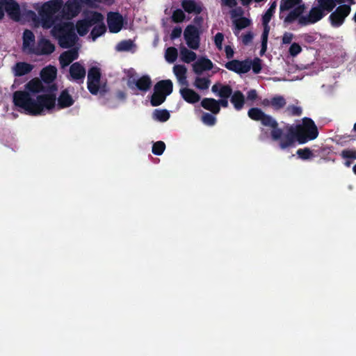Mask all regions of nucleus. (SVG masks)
<instances>
[{"label": "nucleus", "instance_id": "bf43d9fd", "mask_svg": "<svg viewBox=\"0 0 356 356\" xmlns=\"http://www.w3.org/2000/svg\"><path fill=\"white\" fill-rule=\"evenodd\" d=\"M275 11L271 9H268L262 16V21L270 22L272 17L273 16Z\"/></svg>", "mask_w": 356, "mask_h": 356}, {"label": "nucleus", "instance_id": "a19ab883", "mask_svg": "<svg viewBox=\"0 0 356 356\" xmlns=\"http://www.w3.org/2000/svg\"><path fill=\"white\" fill-rule=\"evenodd\" d=\"M234 24L235 26V29L236 31H240L249 26L251 24V21L247 17H241L237 19H235L234 21Z\"/></svg>", "mask_w": 356, "mask_h": 356}, {"label": "nucleus", "instance_id": "6e6552de", "mask_svg": "<svg viewBox=\"0 0 356 356\" xmlns=\"http://www.w3.org/2000/svg\"><path fill=\"white\" fill-rule=\"evenodd\" d=\"M350 10L351 8L349 5L343 4L339 6L329 17L331 25L335 28L341 26L343 24L345 19L349 15Z\"/></svg>", "mask_w": 356, "mask_h": 356}, {"label": "nucleus", "instance_id": "7c9ffc66", "mask_svg": "<svg viewBox=\"0 0 356 356\" xmlns=\"http://www.w3.org/2000/svg\"><path fill=\"white\" fill-rule=\"evenodd\" d=\"M173 72L178 81L183 85H188L186 80V67L182 65H176L173 67Z\"/></svg>", "mask_w": 356, "mask_h": 356}, {"label": "nucleus", "instance_id": "0e129e2a", "mask_svg": "<svg viewBox=\"0 0 356 356\" xmlns=\"http://www.w3.org/2000/svg\"><path fill=\"white\" fill-rule=\"evenodd\" d=\"M302 38L304 41L309 44L313 43L316 40L315 37L310 34H305Z\"/></svg>", "mask_w": 356, "mask_h": 356}, {"label": "nucleus", "instance_id": "c756f323", "mask_svg": "<svg viewBox=\"0 0 356 356\" xmlns=\"http://www.w3.org/2000/svg\"><path fill=\"white\" fill-rule=\"evenodd\" d=\"M80 8H79V6L76 5L75 1L74 0L72 1H68L66 2L65 5L64 6L62 14L63 16L65 14L68 15H71L72 17L75 16L80 12Z\"/></svg>", "mask_w": 356, "mask_h": 356}, {"label": "nucleus", "instance_id": "680f3d73", "mask_svg": "<svg viewBox=\"0 0 356 356\" xmlns=\"http://www.w3.org/2000/svg\"><path fill=\"white\" fill-rule=\"evenodd\" d=\"M80 10L81 9L82 6L87 5L91 6L92 4V0H74Z\"/></svg>", "mask_w": 356, "mask_h": 356}, {"label": "nucleus", "instance_id": "6e6d98bb", "mask_svg": "<svg viewBox=\"0 0 356 356\" xmlns=\"http://www.w3.org/2000/svg\"><path fill=\"white\" fill-rule=\"evenodd\" d=\"M254 38V35L252 32L249 31L246 34L242 35V42L245 45L250 44Z\"/></svg>", "mask_w": 356, "mask_h": 356}, {"label": "nucleus", "instance_id": "6ab92c4d", "mask_svg": "<svg viewBox=\"0 0 356 356\" xmlns=\"http://www.w3.org/2000/svg\"><path fill=\"white\" fill-rule=\"evenodd\" d=\"M181 6L184 10L188 13L199 15L202 12L201 3H197L194 0H182Z\"/></svg>", "mask_w": 356, "mask_h": 356}, {"label": "nucleus", "instance_id": "5fc2aeb1", "mask_svg": "<svg viewBox=\"0 0 356 356\" xmlns=\"http://www.w3.org/2000/svg\"><path fill=\"white\" fill-rule=\"evenodd\" d=\"M224 40V35L222 33H217L214 37V43L216 47L221 50L222 48V42Z\"/></svg>", "mask_w": 356, "mask_h": 356}, {"label": "nucleus", "instance_id": "052dcab7", "mask_svg": "<svg viewBox=\"0 0 356 356\" xmlns=\"http://www.w3.org/2000/svg\"><path fill=\"white\" fill-rule=\"evenodd\" d=\"M293 35L291 33L286 32L282 36V44H290L292 41Z\"/></svg>", "mask_w": 356, "mask_h": 356}, {"label": "nucleus", "instance_id": "ea45409f", "mask_svg": "<svg viewBox=\"0 0 356 356\" xmlns=\"http://www.w3.org/2000/svg\"><path fill=\"white\" fill-rule=\"evenodd\" d=\"M318 8H321L322 10L331 12L334 7L336 6V1L335 0H317Z\"/></svg>", "mask_w": 356, "mask_h": 356}, {"label": "nucleus", "instance_id": "4468645a", "mask_svg": "<svg viewBox=\"0 0 356 356\" xmlns=\"http://www.w3.org/2000/svg\"><path fill=\"white\" fill-rule=\"evenodd\" d=\"M4 3V12L7 13L10 19L15 22H19L22 17L19 3L15 0H6Z\"/></svg>", "mask_w": 356, "mask_h": 356}, {"label": "nucleus", "instance_id": "7ed1b4c3", "mask_svg": "<svg viewBox=\"0 0 356 356\" xmlns=\"http://www.w3.org/2000/svg\"><path fill=\"white\" fill-rule=\"evenodd\" d=\"M51 34L63 49L72 47L78 40L75 26L72 22H59L51 28Z\"/></svg>", "mask_w": 356, "mask_h": 356}, {"label": "nucleus", "instance_id": "aec40b11", "mask_svg": "<svg viewBox=\"0 0 356 356\" xmlns=\"http://www.w3.org/2000/svg\"><path fill=\"white\" fill-rule=\"evenodd\" d=\"M213 66V63L210 59L201 58L193 65V69L195 74H200L204 71L211 70Z\"/></svg>", "mask_w": 356, "mask_h": 356}, {"label": "nucleus", "instance_id": "5701e85b", "mask_svg": "<svg viewBox=\"0 0 356 356\" xmlns=\"http://www.w3.org/2000/svg\"><path fill=\"white\" fill-rule=\"evenodd\" d=\"M33 69V65L26 62H17L13 67L15 76H22L29 74Z\"/></svg>", "mask_w": 356, "mask_h": 356}, {"label": "nucleus", "instance_id": "b1692460", "mask_svg": "<svg viewBox=\"0 0 356 356\" xmlns=\"http://www.w3.org/2000/svg\"><path fill=\"white\" fill-rule=\"evenodd\" d=\"M298 6H302V0H281L280 5V18L284 17L285 11L293 10Z\"/></svg>", "mask_w": 356, "mask_h": 356}, {"label": "nucleus", "instance_id": "de8ad7c7", "mask_svg": "<svg viewBox=\"0 0 356 356\" xmlns=\"http://www.w3.org/2000/svg\"><path fill=\"white\" fill-rule=\"evenodd\" d=\"M165 149V144L163 141H157L153 144L152 152L154 154L160 156Z\"/></svg>", "mask_w": 356, "mask_h": 356}, {"label": "nucleus", "instance_id": "a878e982", "mask_svg": "<svg viewBox=\"0 0 356 356\" xmlns=\"http://www.w3.org/2000/svg\"><path fill=\"white\" fill-rule=\"evenodd\" d=\"M159 92L166 96L170 95L173 90V83L171 80H161L158 81L154 87Z\"/></svg>", "mask_w": 356, "mask_h": 356}, {"label": "nucleus", "instance_id": "3c124183", "mask_svg": "<svg viewBox=\"0 0 356 356\" xmlns=\"http://www.w3.org/2000/svg\"><path fill=\"white\" fill-rule=\"evenodd\" d=\"M301 51H302V47L300 46L299 44H298L296 42L292 43L289 49V54L293 57L296 56Z\"/></svg>", "mask_w": 356, "mask_h": 356}, {"label": "nucleus", "instance_id": "412c9836", "mask_svg": "<svg viewBox=\"0 0 356 356\" xmlns=\"http://www.w3.org/2000/svg\"><path fill=\"white\" fill-rule=\"evenodd\" d=\"M74 103L71 95H70L67 89L62 90L58 97V108L59 109L68 108Z\"/></svg>", "mask_w": 356, "mask_h": 356}, {"label": "nucleus", "instance_id": "603ef678", "mask_svg": "<svg viewBox=\"0 0 356 356\" xmlns=\"http://www.w3.org/2000/svg\"><path fill=\"white\" fill-rule=\"evenodd\" d=\"M287 111L291 115L300 116L302 115V110L300 107L294 105H290L287 107Z\"/></svg>", "mask_w": 356, "mask_h": 356}, {"label": "nucleus", "instance_id": "2eb2a0df", "mask_svg": "<svg viewBox=\"0 0 356 356\" xmlns=\"http://www.w3.org/2000/svg\"><path fill=\"white\" fill-rule=\"evenodd\" d=\"M324 12L318 6L313 7L308 15L300 19V25L306 26L309 24H314L321 20L325 16Z\"/></svg>", "mask_w": 356, "mask_h": 356}, {"label": "nucleus", "instance_id": "13d9d810", "mask_svg": "<svg viewBox=\"0 0 356 356\" xmlns=\"http://www.w3.org/2000/svg\"><path fill=\"white\" fill-rule=\"evenodd\" d=\"M258 98L257 92L254 89H251L247 92V99L255 101Z\"/></svg>", "mask_w": 356, "mask_h": 356}, {"label": "nucleus", "instance_id": "bb28decb", "mask_svg": "<svg viewBox=\"0 0 356 356\" xmlns=\"http://www.w3.org/2000/svg\"><path fill=\"white\" fill-rule=\"evenodd\" d=\"M230 102L236 111H241L245 103V96L241 91L236 90L232 93Z\"/></svg>", "mask_w": 356, "mask_h": 356}, {"label": "nucleus", "instance_id": "a211bd4d", "mask_svg": "<svg viewBox=\"0 0 356 356\" xmlns=\"http://www.w3.org/2000/svg\"><path fill=\"white\" fill-rule=\"evenodd\" d=\"M79 57L78 50L75 48L63 52L59 56V62L62 67L68 66Z\"/></svg>", "mask_w": 356, "mask_h": 356}, {"label": "nucleus", "instance_id": "f8f14e48", "mask_svg": "<svg viewBox=\"0 0 356 356\" xmlns=\"http://www.w3.org/2000/svg\"><path fill=\"white\" fill-rule=\"evenodd\" d=\"M107 24L111 33H117L120 32L124 24L122 15L118 12L108 13Z\"/></svg>", "mask_w": 356, "mask_h": 356}, {"label": "nucleus", "instance_id": "4c0bfd02", "mask_svg": "<svg viewBox=\"0 0 356 356\" xmlns=\"http://www.w3.org/2000/svg\"><path fill=\"white\" fill-rule=\"evenodd\" d=\"M106 31V27L102 21V23H99L95 25L90 32V36L92 40H95L98 37L103 35Z\"/></svg>", "mask_w": 356, "mask_h": 356}, {"label": "nucleus", "instance_id": "37998d69", "mask_svg": "<svg viewBox=\"0 0 356 356\" xmlns=\"http://www.w3.org/2000/svg\"><path fill=\"white\" fill-rule=\"evenodd\" d=\"M177 56L178 52L175 47H170L165 50V58L168 63H174L177 60Z\"/></svg>", "mask_w": 356, "mask_h": 356}, {"label": "nucleus", "instance_id": "423d86ee", "mask_svg": "<svg viewBox=\"0 0 356 356\" xmlns=\"http://www.w3.org/2000/svg\"><path fill=\"white\" fill-rule=\"evenodd\" d=\"M102 72L101 69L97 66H92L89 68L87 75V88L90 94L97 95L99 94L104 96L108 88L106 83L101 84Z\"/></svg>", "mask_w": 356, "mask_h": 356}, {"label": "nucleus", "instance_id": "79ce46f5", "mask_svg": "<svg viewBox=\"0 0 356 356\" xmlns=\"http://www.w3.org/2000/svg\"><path fill=\"white\" fill-rule=\"evenodd\" d=\"M90 28L84 19L79 20L76 22V29L80 36L86 35L88 33Z\"/></svg>", "mask_w": 356, "mask_h": 356}, {"label": "nucleus", "instance_id": "e2e57ef3", "mask_svg": "<svg viewBox=\"0 0 356 356\" xmlns=\"http://www.w3.org/2000/svg\"><path fill=\"white\" fill-rule=\"evenodd\" d=\"M225 51L226 54L227 58L231 59L233 58L234 51V49L229 45L225 46Z\"/></svg>", "mask_w": 356, "mask_h": 356}, {"label": "nucleus", "instance_id": "69168bd1", "mask_svg": "<svg viewBox=\"0 0 356 356\" xmlns=\"http://www.w3.org/2000/svg\"><path fill=\"white\" fill-rule=\"evenodd\" d=\"M115 97L118 99L120 101H124L127 98V94L125 92L122 90H118L115 92Z\"/></svg>", "mask_w": 356, "mask_h": 356}, {"label": "nucleus", "instance_id": "cd10ccee", "mask_svg": "<svg viewBox=\"0 0 356 356\" xmlns=\"http://www.w3.org/2000/svg\"><path fill=\"white\" fill-rule=\"evenodd\" d=\"M88 25L91 27L95 26L104 21V16L101 13L92 11L88 13L83 19Z\"/></svg>", "mask_w": 356, "mask_h": 356}, {"label": "nucleus", "instance_id": "f257e3e1", "mask_svg": "<svg viewBox=\"0 0 356 356\" xmlns=\"http://www.w3.org/2000/svg\"><path fill=\"white\" fill-rule=\"evenodd\" d=\"M13 103L15 106L32 115H41L44 110L50 111L56 106V94L38 95L36 99L31 97L26 90H17L13 93Z\"/></svg>", "mask_w": 356, "mask_h": 356}, {"label": "nucleus", "instance_id": "473e14b6", "mask_svg": "<svg viewBox=\"0 0 356 356\" xmlns=\"http://www.w3.org/2000/svg\"><path fill=\"white\" fill-rule=\"evenodd\" d=\"M271 107L274 111H280L285 107L286 101L282 95H275L270 98Z\"/></svg>", "mask_w": 356, "mask_h": 356}, {"label": "nucleus", "instance_id": "0eeeda50", "mask_svg": "<svg viewBox=\"0 0 356 356\" xmlns=\"http://www.w3.org/2000/svg\"><path fill=\"white\" fill-rule=\"evenodd\" d=\"M24 88L26 91L33 95L39 94L40 92H44V94H55V92L58 90L56 84L44 86L42 81L38 78H33L30 80L26 83Z\"/></svg>", "mask_w": 356, "mask_h": 356}, {"label": "nucleus", "instance_id": "20e7f679", "mask_svg": "<svg viewBox=\"0 0 356 356\" xmlns=\"http://www.w3.org/2000/svg\"><path fill=\"white\" fill-rule=\"evenodd\" d=\"M63 6V0H50L42 4L38 14L42 26L45 29L52 28L62 21L63 15L57 14Z\"/></svg>", "mask_w": 356, "mask_h": 356}, {"label": "nucleus", "instance_id": "774afa93", "mask_svg": "<svg viewBox=\"0 0 356 356\" xmlns=\"http://www.w3.org/2000/svg\"><path fill=\"white\" fill-rule=\"evenodd\" d=\"M6 0H0V20L4 17V5Z\"/></svg>", "mask_w": 356, "mask_h": 356}, {"label": "nucleus", "instance_id": "f03ea898", "mask_svg": "<svg viewBox=\"0 0 356 356\" xmlns=\"http://www.w3.org/2000/svg\"><path fill=\"white\" fill-rule=\"evenodd\" d=\"M318 136V130L314 121L307 117L302 119V123L295 127L291 126L289 133L280 141V147L282 149L291 147L296 140L299 144H305L310 140L316 139Z\"/></svg>", "mask_w": 356, "mask_h": 356}, {"label": "nucleus", "instance_id": "864d4df0", "mask_svg": "<svg viewBox=\"0 0 356 356\" xmlns=\"http://www.w3.org/2000/svg\"><path fill=\"white\" fill-rule=\"evenodd\" d=\"M251 68L254 74H259L261 70V60L258 58H256L251 61Z\"/></svg>", "mask_w": 356, "mask_h": 356}, {"label": "nucleus", "instance_id": "4be33fe9", "mask_svg": "<svg viewBox=\"0 0 356 356\" xmlns=\"http://www.w3.org/2000/svg\"><path fill=\"white\" fill-rule=\"evenodd\" d=\"M179 92L181 97L189 104H195L200 100V95L191 88H181Z\"/></svg>", "mask_w": 356, "mask_h": 356}, {"label": "nucleus", "instance_id": "9d476101", "mask_svg": "<svg viewBox=\"0 0 356 356\" xmlns=\"http://www.w3.org/2000/svg\"><path fill=\"white\" fill-rule=\"evenodd\" d=\"M184 39L187 45L192 49H197L200 47V32L193 25H188L184 32Z\"/></svg>", "mask_w": 356, "mask_h": 356}, {"label": "nucleus", "instance_id": "dca6fc26", "mask_svg": "<svg viewBox=\"0 0 356 356\" xmlns=\"http://www.w3.org/2000/svg\"><path fill=\"white\" fill-rule=\"evenodd\" d=\"M305 10V6L304 3H302V6H298L293 10H291L288 15L284 17V23L289 24L298 20V24H300V19L301 17H305V16L302 15Z\"/></svg>", "mask_w": 356, "mask_h": 356}, {"label": "nucleus", "instance_id": "4d7b16f0", "mask_svg": "<svg viewBox=\"0 0 356 356\" xmlns=\"http://www.w3.org/2000/svg\"><path fill=\"white\" fill-rule=\"evenodd\" d=\"M181 32H182V30H181V27H179V26L175 27L171 32L170 38L172 40H175L176 38H179L181 35Z\"/></svg>", "mask_w": 356, "mask_h": 356}, {"label": "nucleus", "instance_id": "72a5a7b5", "mask_svg": "<svg viewBox=\"0 0 356 356\" xmlns=\"http://www.w3.org/2000/svg\"><path fill=\"white\" fill-rule=\"evenodd\" d=\"M180 55L181 60L186 63H190L196 59V54L188 49L186 47H182L180 50Z\"/></svg>", "mask_w": 356, "mask_h": 356}, {"label": "nucleus", "instance_id": "9b49d317", "mask_svg": "<svg viewBox=\"0 0 356 356\" xmlns=\"http://www.w3.org/2000/svg\"><path fill=\"white\" fill-rule=\"evenodd\" d=\"M225 67L237 74H245L251 69V60L246 59L244 60H232L225 64Z\"/></svg>", "mask_w": 356, "mask_h": 356}, {"label": "nucleus", "instance_id": "39448f33", "mask_svg": "<svg viewBox=\"0 0 356 356\" xmlns=\"http://www.w3.org/2000/svg\"><path fill=\"white\" fill-rule=\"evenodd\" d=\"M248 117L254 121H260L266 127L271 128L270 136L273 140L280 141L284 138L283 130L279 127L278 122L271 115L265 113L261 108H251L248 111Z\"/></svg>", "mask_w": 356, "mask_h": 356}, {"label": "nucleus", "instance_id": "393cba45", "mask_svg": "<svg viewBox=\"0 0 356 356\" xmlns=\"http://www.w3.org/2000/svg\"><path fill=\"white\" fill-rule=\"evenodd\" d=\"M201 106L204 109L211 111L212 114L214 115L218 114L220 111L219 102L213 98H204L201 102Z\"/></svg>", "mask_w": 356, "mask_h": 356}, {"label": "nucleus", "instance_id": "c9c22d12", "mask_svg": "<svg viewBox=\"0 0 356 356\" xmlns=\"http://www.w3.org/2000/svg\"><path fill=\"white\" fill-rule=\"evenodd\" d=\"M134 47H136V44L131 40H124L118 43L115 49L118 51H129Z\"/></svg>", "mask_w": 356, "mask_h": 356}, {"label": "nucleus", "instance_id": "2f4dec72", "mask_svg": "<svg viewBox=\"0 0 356 356\" xmlns=\"http://www.w3.org/2000/svg\"><path fill=\"white\" fill-rule=\"evenodd\" d=\"M35 40V38L33 33L31 30L26 29L23 33V49L29 51V48L32 45L34 47Z\"/></svg>", "mask_w": 356, "mask_h": 356}, {"label": "nucleus", "instance_id": "f3484780", "mask_svg": "<svg viewBox=\"0 0 356 356\" xmlns=\"http://www.w3.org/2000/svg\"><path fill=\"white\" fill-rule=\"evenodd\" d=\"M56 73L57 70L54 66L45 67L40 72V80L47 85L55 84L54 81L56 78Z\"/></svg>", "mask_w": 356, "mask_h": 356}, {"label": "nucleus", "instance_id": "a18cd8bd", "mask_svg": "<svg viewBox=\"0 0 356 356\" xmlns=\"http://www.w3.org/2000/svg\"><path fill=\"white\" fill-rule=\"evenodd\" d=\"M233 93L232 88L229 85L220 86V90L218 91V96L220 98H229L231 97Z\"/></svg>", "mask_w": 356, "mask_h": 356}, {"label": "nucleus", "instance_id": "c03bdc74", "mask_svg": "<svg viewBox=\"0 0 356 356\" xmlns=\"http://www.w3.org/2000/svg\"><path fill=\"white\" fill-rule=\"evenodd\" d=\"M186 15L184 12L179 8L174 10L171 16L172 21L175 23H181L184 21Z\"/></svg>", "mask_w": 356, "mask_h": 356}, {"label": "nucleus", "instance_id": "e433bc0d", "mask_svg": "<svg viewBox=\"0 0 356 356\" xmlns=\"http://www.w3.org/2000/svg\"><path fill=\"white\" fill-rule=\"evenodd\" d=\"M166 97V95L159 92V91L154 88V93L152 94L150 99L151 105L152 106H158L161 105L164 102Z\"/></svg>", "mask_w": 356, "mask_h": 356}, {"label": "nucleus", "instance_id": "338daca9", "mask_svg": "<svg viewBox=\"0 0 356 356\" xmlns=\"http://www.w3.org/2000/svg\"><path fill=\"white\" fill-rule=\"evenodd\" d=\"M222 3L229 8H233L237 5V1L236 0H222Z\"/></svg>", "mask_w": 356, "mask_h": 356}, {"label": "nucleus", "instance_id": "c85d7f7f", "mask_svg": "<svg viewBox=\"0 0 356 356\" xmlns=\"http://www.w3.org/2000/svg\"><path fill=\"white\" fill-rule=\"evenodd\" d=\"M152 80L148 75H143L135 82L136 87L140 91L147 92L152 86Z\"/></svg>", "mask_w": 356, "mask_h": 356}, {"label": "nucleus", "instance_id": "ddd939ff", "mask_svg": "<svg viewBox=\"0 0 356 356\" xmlns=\"http://www.w3.org/2000/svg\"><path fill=\"white\" fill-rule=\"evenodd\" d=\"M70 80L78 83H83L86 77V70L79 62L73 63L69 70Z\"/></svg>", "mask_w": 356, "mask_h": 356}, {"label": "nucleus", "instance_id": "1a4fd4ad", "mask_svg": "<svg viewBox=\"0 0 356 356\" xmlns=\"http://www.w3.org/2000/svg\"><path fill=\"white\" fill-rule=\"evenodd\" d=\"M55 45L45 38H40L36 47L33 45L29 48V53L37 56L50 55L55 51Z\"/></svg>", "mask_w": 356, "mask_h": 356}, {"label": "nucleus", "instance_id": "8fccbe9b", "mask_svg": "<svg viewBox=\"0 0 356 356\" xmlns=\"http://www.w3.org/2000/svg\"><path fill=\"white\" fill-rule=\"evenodd\" d=\"M341 156L344 159H356V149H345L341 151Z\"/></svg>", "mask_w": 356, "mask_h": 356}, {"label": "nucleus", "instance_id": "f704fd0d", "mask_svg": "<svg viewBox=\"0 0 356 356\" xmlns=\"http://www.w3.org/2000/svg\"><path fill=\"white\" fill-rule=\"evenodd\" d=\"M170 117V113L166 109H155L153 112V118L161 122L168 121Z\"/></svg>", "mask_w": 356, "mask_h": 356}, {"label": "nucleus", "instance_id": "58836bf2", "mask_svg": "<svg viewBox=\"0 0 356 356\" xmlns=\"http://www.w3.org/2000/svg\"><path fill=\"white\" fill-rule=\"evenodd\" d=\"M211 81L207 77H196L194 81V86L199 90H207L209 88Z\"/></svg>", "mask_w": 356, "mask_h": 356}, {"label": "nucleus", "instance_id": "49530a36", "mask_svg": "<svg viewBox=\"0 0 356 356\" xmlns=\"http://www.w3.org/2000/svg\"><path fill=\"white\" fill-rule=\"evenodd\" d=\"M296 154L302 160H307L314 157L312 151L308 147L298 149Z\"/></svg>", "mask_w": 356, "mask_h": 356}, {"label": "nucleus", "instance_id": "09e8293b", "mask_svg": "<svg viewBox=\"0 0 356 356\" xmlns=\"http://www.w3.org/2000/svg\"><path fill=\"white\" fill-rule=\"evenodd\" d=\"M201 119L202 122L208 126H213L216 122V118L209 113H204Z\"/></svg>", "mask_w": 356, "mask_h": 356}]
</instances>
